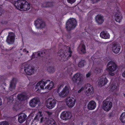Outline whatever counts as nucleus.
<instances>
[{"label":"nucleus","instance_id":"obj_16","mask_svg":"<svg viewBox=\"0 0 125 125\" xmlns=\"http://www.w3.org/2000/svg\"><path fill=\"white\" fill-rule=\"evenodd\" d=\"M17 79L13 78L10 82V86L9 88V90L12 91L15 89L17 83Z\"/></svg>","mask_w":125,"mask_h":125},{"label":"nucleus","instance_id":"obj_62","mask_svg":"<svg viewBox=\"0 0 125 125\" xmlns=\"http://www.w3.org/2000/svg\"><path fill=\"white\" fill-rule=\"evenodd\" d=\"M57 92H58V93H59V91L58 90L57 91Z\"/></svg>","mask_w":125,"mask_h":125},{"label":"nucleus","instance_id":"obj_5","mask_svg":"<svg viewBox=\"0 0 125 125\" xmlns=\"http://www.w3.org/2000/svg\"><path fill=\"white\" fill-rule=\"evenodd\" d=\"M21 70L24 68V70L26 74L28 75H31L33 74L35 70L34 66H31L30 64L24 63L21 66Z\"/></svg>","mask_w":125,"mask_h":125},{"label":"nucleus","instance_id":"obj_36","mask_svg":"<svg viewBox=\"0 0 125 125\" xmlns=\"http://www.w3.org/2000/svg\"><path fill=\"white\" fill-rule=\"evenodd\" d=\"M95 70L96 71V72L97 73H100L102 71V69L99 67H97L96 68Z\"/></svg>","mask_w":125,"mask_h":125},{"label":"nucleus","instance_id":"obj_31","mask_svg":"<svg viewBox=\"0 0 125 125\" xmlns=\"http://www.w3.org/2000/svg\"><path fill=\"white\" fill-rule=\"evenodd\" d=\"M81 53L83 54H85L86 53V47L84 44H82L80 49Z\"/></svg>","mask_w":125,"mask_h":125},{"label":"nucleus","instance_id":"obj_35","mask_svg":"<svg viewBox=\"0 0 125 125\" xmlns=\"http://www.w3.org/2000/svg\"><path fill=\"white\" fill-rule=\"evenodd\" d=\"M86 63V61L85 60H82L79 62V67H82L84 66Z\"/></svg>","mask_w":125,"mask_h":125},{"label":"nucleus","instance_id":"obj_11","mask_svg":"<svg viewBox=\"0 0 125 125\" xmlns=\"http://www.w3.org/2000/svg\"><path fill=\"white\" fill-rule=\"evenodd\" d=\"M65 102L68 107L72 108L74 106L76 102V100L74 98L67 97L66 99Z\"/></svg>","mask_w":125,"mask_h":125},{"label":"nucleus","instance_id":"obj_33","mask_svg":"<svg viewBox=\"0 0 125 125\" xmlns=\"http://www.w3.org/2000/svg\"><path fill=\"white\" fill-rule=\"evenodd\" d=\"M53 86V83L52 81H51L47 86L45 87V89L51 90Z\"/></svg>","mask_w":125,"mask_h":125},{"label":"nucleus","instance_id":"obj_41","mask_svg":"<svg viewBox=\"0 0 125 125\" xmlns=\"http://www.w3.org/2000/svg\"><path fill=\"white\" fill-rule=\"evenodd\" d=\"M1 23L2 24H6L7 23L8 21L6 20H3L2 21Z\"/></svg>","mask_w":125,"mask_h":125},{"label":"nucleus","instance_id":"obj_40","mask_svg":"<svg viewBox=\"0 0 125 125\" xmlns=\"http://www.w3.org/2000/svg\"><path fill=\"white\" fill-rule=\"evenodd\" d=\"M76 0H67L68 2L71 4L74 3L76 1Z\"/></svg>","mask_w":125,"mask_h":125},{"label":"nucleus","instance_id":"obj_64","mask_svg":"<svg viewBox=\"0 0 125 125\" xmlns=\"http://www.w3.org/2000/svg\"><path fill=\"white\" fill-rule=\"evenodd\" d=\"M13 61H14V59H13Z\"/></svg>","mask_w":125,"mask_h":125},{"label":"nucleus","instance_id":"obj_56","mask_svg":"<svg viewBox=\"0 0 125 125\" xmlns=\"http://www.w3.org/2000/svg\"><path fill=\"white\" fill-rule=\"evenodd\" d=\"M46 32L45 31H43V33H45Z\"/></svg>","mask_w":125,"mask_h":125},{"label":"nucleus","instance_id":"obj_61","mask_svg":"<svg viewBox=\"0 0 125 125\" xmlns=\"http://www.w3.org/2000/svg\"><path fill=\"white\" fill-rule=\"evenodd\" d=\"M78 74H79V75H80V73H79Z\"/></svg>","mask_w":125,"mask_h":125},{"label":"nucleus","instance_id":"obj_50","mask_svg":"<svg viewBox=\"0 0 125 125\" xmlns=\"http://www.w3.org/2000/svg\"><path fill=\"white\" fill-rule=\"evenodd\" d=\"M50 62L49 61V64H50V65L52 64H53V63L52 62V60H50Z\"/></svg>","mask_w":125,"mask_h":125},{"label":"nucleus","instance_id":"obj_23","mask_svg":"<svg viewBox=\"0 0 125 125\" xmlns=\"http://www.w3.org/2000/svg\"><path fill=\"white\" fill-rule=\"evenodd\" d=\"M45 123L48 125H56L55 120L52 118L50 119L45 118Z\"/></svg>","mask_w":125,"mask_h":125},{"label":"nucleus","instance_id":"obj_17","mask_svg":"<svg viewBox=\"0 0 125 125\" xmlns=\"http://www.w3.org/2000/svg\"><path fill=\"white\" fill-rule=\"evenodd\" d=\"M15 36L13 33H9L7 38L6 42L9 44H13L15 40Z\"/></svg>","mask_w":125,"mask_h":125},{"label":"nucleus","instance_id":"obj_54","mask_svg":"<svg viewBox=\"0 0 125 125\" xmlns=\"http://www.w3.org/2000/svg\"><path fill=\"white\" fill-rule=\"evenodd\" d=\"M81 81V78H79V81Z\"/></svg>","mask_w":125,"mask_h":125},{"label":"nucleus","instance_id":"obj_2","mask_svg":"<svg viewBox=\"0 0 125 125\" xmlns=\"http://www.w3.org/2000/svg\"><path fill=\"white\" fill-rule=\"evenodd\" d=\"M72 53L71 48L69 47L68 51L67 52L61 49L58 51V55L59 56V58H61L62 61H64L68 60L71 57Z\"/></svg>","mask_w":125,"mask_h":125},{"label":"nucleus","instance_id":"obj_3","mask_svg":"<svg viewBox=\"0 0 125 125\" xmlns=\"http://www.w3.org/2000/svg\"><path fill=\"white\" fill-rule=\"evenodd\" d=\"M50 50H44L39 52L38 53H33L31 55V57L32 58H37L38 57H44L47 58L50 54Z\"/></svg>","mask_w":125,"mask_h":125},{"label":"nucleus","instance_id":"obj_34","mask_svg":"<svg viewBox=\"0 0 125 125\" xmlns=\"http://www.w3.org/2000/svg\"><path fill=\"white\" fill-rule=\"evenodd\" d=\"M78 79V73H77L75 74L72 78V81L74 83H75Z\"/></svg>","mask_w":125,"mask_h":125},{"label":"nucleus","instance_id":"obj_43","mask_svg":"<svg viewBox=\"0 0 125 125\" xmlns=\"http://www.w3.org/2000/svg\"><path fill=\"white\" fill-rule=\"evenodd\" d=\"M86 89V88H85L84 86V87H82L79 90V93H80L82 91H83L84 89Z\"/></svg>","mask_w":125,"mask_h":125},{"label":"nucleus","instance_id":"obj_63","mask_svg":"<svg viewBox=\"0 0 125 125\" xmlns=\"http://www.w3.org/2000/svg\"><path fill=\"white\" fill-rule=\"evenodd\" d=\"M78 9H79V10H79V8H78Z\"/></svg>","mask_w":125,"mask_h":125},{"label":"nucleus","instance_id":"obj_32","mask_svg":"<svg viewBox=\"0 0 125 125\" xmlns=\"http://www.w3.org/2000/svg\"><path fill=\"white\" fill-rule=\"evenodd\" d=\"M47 71L49 73H53L55 72V69L54 67L50 66L47 68Z\"/></svg>","mask_w":125,"mask_h":125},{"label":"nucleus","instance_id":"obj_21","mask_svg":"<svg viewBox=\"0 0 125 125\" xmlns=\"http://www.w3.org/2000/svg\"><path fill=\"white\" fill-rule=\"evenodd\" d=\"M119 85L118 83L115 84L112 82L110 87V90L112 91L116 92L119 90Z\"/></svg>","mask_w":125,"mask_h":125},{"label":"nucleus","instance_id":"obj_27","mask_svg":"<svg viewBox=\"0 0 125 125\" xmlns=\"http://www.w3.org/2000/svg\"><path fill=\"white\" fill-rule=\"evenodd\" d=\"M95 20L96 22L99 24H102L104 22L103 17L101 15H97L95 17Z\"/></svg>","mask_w":125,"mask_h":125},{"label":"nucleus","instance_id":"obj_4","mask_svg":"<svg viewBox=\"0 0 125 125\" xmlns=\"http://www.w3.org/2000/svg\"><path fill=\"white\" fill-rule=\"evenodd\" d=\"M77 25V21L73 18L70 19L66 22V28L67 30L70 31L74 29Z\"/></svg>","mask_w":125,"mask_h":125},{"label":"nucleus","instance_id":"obj_46","mask_svg":"<svg viewBox=\"0 0 125 125\" xmlns=\"http://www.w3.org/2000/svg\"><path fill=\"white\" fill-rule=\"evenodd\" d=\"M15 48V47L14 46H13L12 47H10L9 48V49H7L6 50L7 51H10L12 49H13V48Z\"/></svg>","mask_w":125,"mask_h":125},{"label":"nucleus","instance_id":"obj_44","mask_svg":"<svg viewBox=\"0 0 125 125\" xmlns=\"http://www.w3.org/2000/svg\"><path fill=\"white\" fill-rule=\"evenodd\" d=\"M91 74L90 72H89L86 75V77L88 78L91 75Z\"/></svg>","mask_w":125,"mask_h":125},{"label":"nucleus","instance_id":"obj_57","mask_svg":"<svg viewBox=\"0 0 125 125\" xmlns=\"http://www.w3.org/2000/svg\"><path fill=\"white\" fill-rule=\"evenodd\" d=\"M4 85L6 86V83H5L4 84Z\"/></svg>","mask_w":125,"mask_h":125},{"label":"nucleus","instance_id":"obj_13","mask_svg":"<svg viewBox=\"0 0 125 125\" xmlns=\"http://www.w3.org/2000/svg\"><path fill=\"white\" fill-rule=\"evenodd\" d=\"M85 88L87 89L88 88L87 90L85 92L87 96H89L93 94L94 91V89L92 86L89 83H88L84 85Z\"/></svg>","mask_w":125,"mask_h":125},{"label":"nucleus","instance_id":"obj_26","mask_svg":"<svg viewBox=\"0 0 125 125\" xmlns=\"http://www.w3.org/2000/svg\"><path fill=\"white\" fill-rule=\"evenodd\" d=\"M54 4L53 2L47 1L44 3L42 6V7L52 8Z\"/></svg>","mask_w":125,"mask_h":125},{"label":"nucleus","instance_id":"obj_48","mask_svg":"<svg viewBox=\"0 0 125 125\" xmlns=\"http://www.w3.org/2000/svg\"><path fill=\"white\" fill-rule=\"evenodd\" d=\"M47 113L49 115H50L52 114V112L49 111H47Z\"/></svg>","mask_w":125,"mask_h":125},{"label":"nucleus","instance_id":"obj_58","mask_svg":"<svg viewBox=\"0 0 125 125\" xmlns=\"http://www.w3.org/2000/svg\"><path fill=\"white\" fill-rule=\"evenodd\" d=\"M77 51H78V47H77Z\"/></svg>","mask_w":125,"mask_h":125},{"label":"nucleus","instance_id":"obj_49","mask_svg":"<svg viewBox=\"0 0 125 125\" xmlns=\"http://www.w3.org/2000/svg\"><path fill=\"white\" fill-rule=\"evenodd\" d=\"M122 76L123 77L125 78V71L122 74Z\"/></svg>","mask_w":125,"mask_h":125},{"label":"nucleus","instance_id":"obj_29","mask_svg":"<svg viewBox=\"0 0 125 125\" xmlns=\"http://www.w3.org/2000/svg\"><path fill=\"white\" fill-rule=\"evenodd\" d=\"M122 16L119 14L117 15L116 13L115 15V20L117 22H120L122 21Z\"/></svg>","mask_w":125,"mask_h":125},{"label":"nucleus","instance_id":"obj_7","mask_svg":"<svg viewBox=\"0 0 125 125\" xmlns=\"http://www.w3.org/2000/svg\"><path fill=\"white\" fill-rule=\"evenodd\" d=\"M106 99L104 100L103 104V108L104 110L106 112L109 111L111 108L112 106V102Z\"/></svg>","mask_w":125,"mask_h":125},{"label":"nucleus","instance_id":"obj_24","mask_svg":"<svg viewBox=\"0 0 125 125\" xmlns=\"http://www.w3.org/2000/svg\"><path fill=\"white\" fill-rule=\"evenodd\" d=\"M27 95L23 93L19 94L17 96V98L20 101H24L26 100L27 98Z\"/></svg>","mask_w":125,"mask_h":125},{"label":"nucleus","instance_id":"obj_9","mask_svg":"<svg viewBox=\"0 0 125 125\" xmlns=\"http://www.w3.org/2000/svg\"><path fill=\"white\" fill-rule=\"evenodd\" d=\"M34 24L37 29H42L44 28L45 26V24L42 19L38 18L34 21Z\"/></svg>","mask_w":125,"mask_h":125},{"label":"nucleus","instance_id":"obj_12","mask_svg":"<svg viewBox=\"0 0 125 125\" xmlns=\"http://www.w3.org/2000/svg\"><path fill=\"white\" fill-rule=\"evenodd\" d=\"M72 117L71 113L68 111H64L61 114L60 117L63 120H66L70 119Z\"/></svg>","mask_w":125,"mask_h":125},{"label":"nucleus","instance_id":"obj_28","mask_svg":"<svg viewBox=\"0 0 125 125\" xmlns=\"http://www.w3.org/2000/svg\"><path fill=\"white\" fill-rule=\"evenodd\" d=\"M100 37L104 39L109 38L110 37V35L108 33L105 32H101L100 34Z\"/></svg>","mask_w":125,"mask_h":125},{"label":"nucleus","instance_id":"obj_47","mask_svg":"<svg viewBox=\"0 0 125 125\" xmlns=\"http://www.w3.org/2000/svg\"><path fill=\"white\" fill-rule=\"evenodd\" d=\"M2 12L3 10L2 8H0V16L1 15Z\"/></svg>","mask_w":125,"mask_h":125},{"label":"nucleus","instance_id":"obj_53","mask_svg":"<svg viewBox=\"0 0 125 125\" xmlns=\"http://www.w3.org/2000/svg\"><path fill=\"white\" fill-rule=\"evenodd\" d=\"M23 51L24 52H27V53H28L29 52L28 51H27V50L25 49H23Z\"/></svg>","mask_w":125,"mask_h":125},{"label":"nucleus","instance_id":"obj_15","mask_svg":"<svg viewBox=\"0 0 125 125\" xmlns=\"http://www.w3.org/2000/svg\"><path fill=\"white\" fill-rule=\"evenodd\" d=\"M108 69L110 71L114 72L117 69V66L116 64L113 62H109L107 65Z\"/></svg>","mask_w":125,"mask_h":125},{"label":"nucleus","instance_id":"obj_1","mask_svg":"<svg viewBox=\"0 0 125 125\" xmlns=\"http://www.w3.org/2000/svg\"><path fill=\"white\" fill-rule=\"evenodd\" d=\"M13 4L17 9L21 11L27 10L31 8L30 4L25 0L15 1Z\"/></svg>","mask_w":125,"mask_h":125},{"label":"nucleus","instance_id":"obj_22","mask_svg":"<svg viewBox=\"0 0 125 125\" xmlns=\"http://www.w3.org/2000/svg\"><path fill=\"white\" fill-rule=\"evenodd\" d=\"M96 106V104L94 101H91L87 105V108L90 110L94 109Z\"/></svg>","mask_w":125,"mask_h":125},{"label":"nucleus","instance_id":"obj_42","mask_svg":"<svg viewBox=\"0 0 125 125\" xmlns=\"http://www.w3.org/2000/svg\"><path fill=\"white\" fill-rule=\"evenodd\" d=\"M100 0H91L92 3L93 4L97 2Z\"/></svg>","mask_w":125,"mask_h":125},{"label":"nucleus","instance_id":"obj_10","mask_svg":"<svg viewBox=\"0 0 125 125\" xmlns=\"http://www.w3.org/2000/svg\"><path fill=\"white\" fill-rule=\"evenodd\" d=\"M40 120V123H42L43 122H45V118H44L42 117V114L41 112H39L37 113L36 116L35 117L33 120L32 121L31 124H33L34 123H35L36 122H37L38 121Z\"/></svg>","mask_w":125,"mask_h":125},{"label":"nucleus","instance_id":"obj_38","mask_svg":"<svg viewBox=\"0 0 125 125\" xmlns=\"http://www.w3.org/2000/svg\"><path fill=\"white\" fill-rule=\"evenodd\" d=\"M0 125H9V123L6 121L0 122Z\"/></svg>","mask_w":125,"mask_h":125},{"label":"nucleus","instance_id":"obj_59","mask_svg":"<svg viewBox=\"0 0 125 125\" xmlns=\"http://www.w3.org/2000/svg\"><path fill=\"white\" fill-rule=\"evenodd\" d=\"M124 96L125 97V94H124Z\"/></svg>","mask_w":125,"mask_h":125},{"label":"nucleus","instance_id":"obj_39","mask_svg":"<svg viewBox=\"0 0 125 125\" xmlns=\"http://www.w3.org/2000/svg\"><path fill=\"white\" fill-rule=\"evenodd\" d=\"M14 100V98H13V96H11L9 97L8 100L9 101L10 103H11Z\"/></svg>","mask_w":125,"mask_h":125},{"label":"nucleus","instance_id":"obj_45","mask_svg":"<svg viewBox=\"0 0 125 125\" xmlns=\"http://www.w3.org/2000/svg\"><path fill=\"white\" fill-rule=\"evenodd\" d=\"M110 71L109 72V74L111 76H113L115 75V74L114 73Z\"/></svg>","mask_w":125,"mask_h":125},{"label":"nucleus","instance_id":"obj_30","mask_svg":"<svg viewBox=\"0 0 125 125\" xmlns=\"http://www.w3.org/2000/svg\"><path fill=\"white\" fill-rule=\"evenodd\" d=\"M119 119L122 123H125V112L121 114Z\"/></svg>","mask_w":125,"mask_h":125},{"label":"nucleus","instance_id":"obj_19","mask_svg":"<svg viewBox=\"0 0 125 125\" xmlns=\"http://www.w3.org/2000/svg\"><path fill=\"white\" fill-rule=\"evenodd\" d=\"M18 120L20 123H22L26 120L27 116L24 113H21L18 115Z\"/></svg>","mask_w":125,"mask_h":125},{"label":"nucleus","instance_id":"obj_52","mask_svg":"<svg viewBox=\"0 0 125 125\" xmlns=\"http://www.w3.org/2000/svg\"><path fill=\"white\" fill-rule=\"evenodd\" d=\"M2 104V101L1 98L0 97V106H1Z\"/></svg>","mask_w":125,"mask_h":125},{"label":"nucleus","instance_id":"obj_14","mask_svg":"<svg viewBox=\"0 0 125 125\" xmlns=\"http://www.w3.org/2000/svg\"><path fill=\"white\" fill-rule=\"evenodd\" d=\"M108 81L105 76H102L99 78L98 84L99 85L102 86L106 85Z\"/></svg>","mask_w":125,"mask_h":125},{"label":"nucleus","instance_id":"obj_18","mask_svg":"<svg viewBox=\"0 0 125 125\" xmlns=\"http://www.w3.org/2000/svg\"><path fill=\"white\" fill-rule=\"evenodd\" d=\"M69 93L68 89L67 86H65L64 88L59 93V96L61 97H64L66 96Z\"/></svg>","mask_w":125,"mask_h":125},{"label":"nucleus","instance_id":"obj_8","mask_svg":"<svg viewBox=\"0 0 125 125\" xmlns=\"http://www.w3.org/2000/svg\"><path fill=\"white\" fill-rule=\"evenodd\" d=\"M46 107L49 109H52L55 106L56 100L52 98H49L46 101Z\"/></svg>","mask_w":125,"mask_h":125},{"label":"nucleus","instance_id":"obj_37","mask_svg":"<svg viewBox=\"0 0 125 125\" xmlns=\"http://www.w3.org/2000/svg\"><path fill=\"white\" fill-rule=\"evenodd\" d=\"M115 114L113 112H112L110 113H109L108 116L109 118H111L114 117L115 116Z\"/></svg>","mask_w":125,"mask_h":125},{"label":"nucleus","instance_id":"obj_6","mask_svg":"<svg viewBox=\"0 0 125 125\" xmlns=\"http://www.w3.org/2000/svg\"><path fill=\"white\" fill-rule=\"evenodd\" d=\"M50 81L49 80H47L44 82L41 80L38 82L36 84L35 87L36 91L38 93H40L41 89H44V87L46 84L48 82Z\"/></svg>","mask_w":125,"mask_h":125},{"label":"nucleus","instance_id":"obj_20","mask_svg":"<svg viewBox=\"0 0 125 125\" xmlns=\"http://www.w3.org/2000/svg\"><path fill=\"white\" fill-rule=\"evenodd\" d=\"M121 49V46L118 43H114L113 44L112 50L115 53H118L119 52Z\"/></svg>","mask_w":125,"mask_h":125},{"label":"nucleus","instance_id":"obj_60","mask_svg":"<svg viewBox=\"0 0 125 125\" xmlns=\"http://www.w3.org/2000/svg\"><path fill=\"white\" fill-rule=\"evenodd\" d=\"M15 61H16V62L17 61V60H15Z\"/></svg>","mask_w":125,"mask_h":125},{"label":"nucleus","instance_id":"obj_25","mask_svg":"<svg viewBox=\"0 0 125 125\" xmlns=\"http://www.w3.org/2000/svg\"><path fill=\"white\" fill-rule=\"evenodd\" d=\"M39 101V100L37 98H34L31 100L29 102V105L31 107H34L38 104Z\"/></svg>","mask_w":125,"mask_h":125},{"label":"nucleus","instance_id":"obj_51","mask_svg":"<svg viewBox=\"0 0 125 125\" xmlns=\"http://www.w3.org/2000/svg\"><path fill=\"white\" fill-rule=\"evenodd\" d=\"M61 111V108H59L57 110V111H58V112L60 113Z\"/></svg>","mask_w":125,"mask_h":125},{"label":"nucleus","instance_id":"obj_55","mask_svg":"<svg viewBox=\"0 0 125 125\" xmlns=\"http://www.w3.org/2000/svg\"><path fill=\"white\" fill-rule=\"evenodd\" d=\"M77 6H76V7H74V8H73V9H75V8H76V7Z\"/></svg>","mask_w":125,"mask_h":125}]
</instances>
